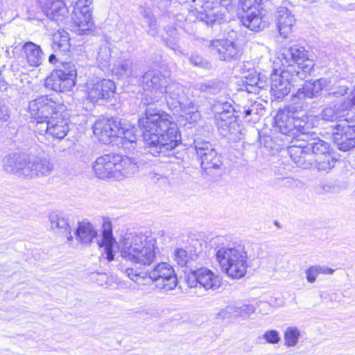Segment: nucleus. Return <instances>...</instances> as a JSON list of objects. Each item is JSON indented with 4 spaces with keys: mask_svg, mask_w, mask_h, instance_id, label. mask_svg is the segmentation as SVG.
<instances>
[{
    "mask_svg": "<svg viewBox=\"0 0 355 355\" xmlns=\"http://www.w3.org/2000/svg\"><path fill=\"white\" fill-rule=\"evenodd\" d=\"M145 116L139 119L145 147L153 156L164 155L174 149L180 135L172 116L157 107L146 106Z\"/></svg>",
    "mask_w": 355,
    "mask_h": 355,
    "instance_id": "nucleus-1",
    "label": "nucleus"
},
{
    "mask_svg": "<svg viewBox=\"0 0 355 355\" xmlns=\"http://www.w3.org/2000/svg\"><path fill=\"white\" fill-rule=\"evenodd\" d=\"M155 240L145 234H129L121 246V256L133 263L149 266L155 259Z\"/></svg>",
    "mask_w": 355,
    "mask_h": 355,
    "instance_id": "nucleus-2",
    "label": "nucleus"
},
{
    "mask_svg": "<svg viewBox=\"0 0 355 355\" xmlns=\"http://www.w3.org/2000/svg\"><path fill=\"white\" fill-rule=\"evenodd\" d=\"M216 259L229 277L239 279L245 275L247 253L242 247H223L217 251Z\"/></svg>",
    "mask_w": 355,
    "mask_h": 355,
    "instance_id": "nucleus-3",
    "label": "nucleus"
},
{
    "mask_svg": "<svg viewBox=\"0 0 355 355\" xmlns=\"http://www.w3.org/2000/svg\"><path fill=\"white\" fill-rule=\"evenodd\" d=\"M278 59L284 69L293 68L295 77L304 80L313 67V62L308 58V53L303 46L293 45L284 48Z\"/></svg>",
    "mask_w": 355,
    "mask_h": 355,
    "instance_id": "nucleus-4",
    "label": "nucleus"
},
{
    "mask_svg": "<svg viewBox=\"0 0 355 355\" xmlns=\"http://www.w3.org/2000/svg\"><path fill=\"white\" fill-rule=\"evenodd\" d=\"M77 70L72 62H64L51 71L44 81L45 87L55 92L71 90L76 84Z\"/></svg>",
    "mask_w": 355,
    "mask_h": 355,
    "instance_id": "nucleus-5",
    "label": "nucleus"
},
{
    "mask_svg": "<svg viewBox=\"0 0 355 355\" xmlns=\"http://www.w3.org/2000/svg\"><path fill=\"white\" fill-rule=\"evenodd\" d=\"M65 110L64 105L56 103L45 95L40 96L28 103V112L34 119L32 121L34 128L37 123L46 122L50 118L64 112Z\"/></svg>",
    "mask_w": 355,
    "mask_h": 355,
    "instance_id": "nucleus-6",
    "label": "nucleus"
},
{
    "mask_svg": "<svg viewBox=\"0 0 355 355\" xmlns=\"http://www.w3.org/2000/svg\"><path fill=\"white\" fill-rule=\"evenodd\" d=\"M308 150L314 159L315 168L319 172L328 173L335 166L336 159L330 153V145L328 142L318 137H313L309 134V139H305Z\"/></svg>",
    "mask_w": 355,
    "mask_h": 355,
    "instance_id": "nucleus-7",
    "label": "nucleus"
},
{
    "mask_svg": "<svg viewBox=\"0 0 355 355\" xmlns=\"http://www.w3.org/2000/svg\"><path fill=\"white\" fill-rule=\"evenodd\" d=\"M168 80L160 72L148 71L143 76L144 96L141 101L143 106H149L161 100Z\"/></svg>",
    "mask_w": 355,
    "mask_h": 355,
    "instance_id": "nucleus-8",
    "label": "nucleus"
},
{
    "mask_svg": "<svg viewBox=\"0 0 355 355\" xmlns=\"http://www.w3.org/2000/svg\"><path fill=\"white\" fill-rule=\"evenodd\" d=\"M275 128L284 135L285 139L291 143L300 134H309V126L302 119L290 116L286 111H279L275 116Z\"/></svg>",
    "mask_w": 355,
    "mask_h": 355,
    "instance_id": "nucleus-9",
    "label": "nucleus"
},
{
    "mask_svg": "<svg viewBox=\"0 0 355 355\" xmlns=\"http://www.w3.org/2000/svg\"><path fill=\"white\" fill-rule=\"evenodd\" d=\"M69 130V119L67 114L61 112L46 121L39 122L35 125L34 131L36 134L58 140L64 139Z\"/></svg>",
    "mask_w": 355,
    "mask_h": 355,
    "instance_id": "nucleus-10",
    "label": "nucleus"
},
{
    "mask_svg": "<svg viewBox=\"0 0 355 355\" xmlns=\"http://www.w3.org/2000/svg\"><path fill=\"white\" fill-rule=\"evenodd\" d=\"M93 0H77L74 5L71 20L77 28L79 35L86 34L91 31L94 22L92 17Z\"/></svg>",
    "mask_w": 355,
    "mask_h": 355,
    "instance_id": "nucleus-11",
    "label": "nucleus"
},
{
    "mask_svg": "<svg viewBox=\"0 0 355 355\" xmlns=\"http://www.w3.org/2000/svg\"><path fill=\"white\" fill-rule=\"evenodd\" d=\"M293 68L275 69L271 74V94L277 99H280L286 96L293 85V83L297 82L298 77H295Z\"/></svg>",
    "mask_w": 355,
    "mask_h": 355,
    "instance_id": "nucleus-12",
    "label": "nucleus"
},
{
    "mask_svg": "<svg viewBox=\"0 0 355 355\" xmlns=\"http://www.w3.org/2000/svg\"><path fill=\"white\" fill-rule=\"evenodd\" d=\"M297 139H292V145L288 147V153L292 161L299 167L305 169L314 168V159L308 150L305 139H309V134H300Z\"/></svg>",
    "mask_w": 355,
    "mask_h": 355,
    "instance_id": "nucleus-13",
    "label": "nucleus"
},
{
    "mask_svg": "<svg viewBox=\"0 0 355 355\" xmlns=\"http://www.w3.org/2000/svg\"><path fill=\"white\" fill-rule=\"evenodd\" d=\"M148 277L155 282V286L159 289L169 291L177 286L178 279L174 269L167 263L157 264L148 272Z\"/></svg>",
    "mask_w": 355,
    "mask_h": 355,
    "instance_id": "nucleus-14",
    "label": "nucleus"
},
{
    "mask_svg": "<svg viewBox=\"0 0 355 355\" xmlns=\"http://www.w3.org/2000/svg\"><path fill=\"white\" fill-rule=\"evenodd\" d=\"M194 146L202 169L209 173L212 169L220 168L223 165L222 157L209 142L198 139L195 140Z\"/></svg>",
    "mask_w": 355,
    "mask_h": 355,
    "instance_id": "nucleus-15",
    "label": "nucleus"
},
{
    "mask_svg": "<svg viewBox=\"0 0 355 355\" xmlns=\"http://www.w3.org/2000/svg\"><path fill=\"white\" fill-rule=\"evenodd\" d=\"M187 284L190 288L202 287L205 290H216L221 285L220 277L207 268L192 271L187 276Z\"/></svg>",
    "mask_w": 355,
    "mask_h": 355,
    "instance_id": "nucleus-16",
    "label": "nucleus"
},
{
    "mask_svg": "<svg viewBox=\"0 0 355 355\" xmlns=\"http://www.w3.org/2000/svg\"><path fill=\"white\" fill-rule=\"evenodd\" d=\"M114 83L109 79H102L87 83L86 92L87 98L93 103L99 100L110 98L115 92Z\"/></svg>",
    "mask_w": 355,
    "mask_h": 355,
    "instance_id": "nucleus-17",
    "label": "nucleus"
},
{
    "mask_svg": "<svg viewBox=\"0 0 355 355\" xmlns=\"http://www.w3.org/2000/svg\"><path fill=\"white\" fill-rule=\"evenodd\" d=\"M227 8L218 2L206 1L198 11L196 19L207 25L221 24L225 17Z\"/></svg>",
    "mask_w": 355,
    "mask_h": 355,
    "instance_id": "nucleus-18",
    "label": "nucleus"
},
{
    "mask_svg": "<svg viewBox=\"0 0 355 355\" xmlns=\"http://www.w3.org/2000/svg\"><path fill=\"white\" fill-rule=\"evenodd\" d=\"M142 166L139 160L129 157L115 155L114 180H123L137 173Z\"/></svg>",
    "mask_w": 355,
    "mask_h": 355,
    "instance_id": "nucleus-19",
    "label": "nucleus"
},
{
    "mask_svg": "<svg viewBox=\"0 0 355 355\" xmlns=\"http://www.w3.org/2000/svg\"><path fill=\"white\" fill-rule=\"evenodd\" d=\"M119 121L113 119H100L93 125V132L103 144L114 143L117 136Z\"/></svg>",
    "mask_w": 355,
    "mask_h": 355,
    "instance_id": "nucleus-20",
    "label": "nucleus"
},
{
    "mask_svg": "<svg viewBox=\"0 0 355 355\" xmlns=\"http://www.w3.org/2000/svg\"><path fill=\"white\" fill-rule=\"evenodd\" d=\"M44 14L51 20L64 22L69 15V10L63 0H37Z\"/></svg>",
    "mask_w": 355,
    "mask_h": 355,
    "instance_id": "nucleus-21",
    "label": "nucleus"
},
{
    "mask_svg": "<svg viewBox=\"0 0 355 355\" xmlns=\"http://www.w3.org/2000/svg\"><path fill=\"white\" fill-rule=\"evenodd\" d=\"M209 47L221 60L230 61L236 59L239 53L236 44L227 39L210 41Z\"/></svg>",
    "mask_w": 355,
    "mask_h": 355,
    "instance_id": "nucleus-22",
    "label": "nucleus"
},
{
    "mask_svg": "<svg viewBox=\"0 0 355 355\" xmlns=\"http://www.w3.org/2000/svg\"><path fill=\"white\" fill-rule=\"evenodd\" d=\"M95 175L99 179L114 180L115 155L106 154L98 157L92 165Z\"/></svg>",
    "mask_w": 355,
    "mask_h": 355,
    "instance_id": "nucleus-23",
    "label": "nucleus"
},
{
    "mask_svg": "<svg viewBox=\"0 0 355 355\" xmlns=\"http://www.w3.org/2000/svg\"><path fill=\"white\" fill-rule=\"evenodd\" d=\"M2 163L6 172L24 177V171L28 164V155L24 153H10L3 157Z\"/></svg>",
    "mask_w": 355,
    "mask_h": 355,
    "instance_id": "nucleus-24",
    "label": "nucleus"
},
{
    "mask_svg": "<svg viewBox=\"0 0 355 355\" xmlns=\"http://www.w3.org/2000/svg\"><path fill=\"white\" fill-rule=\"evenodd\" d=\"M53 168V164L48 159L28 155V164L24 171V177L47 176L51 174Z\"/></svg>",
    "mask_w": 355,
    "mask_h": 355,
    "instance_id": "nucleus-25",
    "label": "nucleus"
},
{
    "mask_svg": "<svg viewBox=\"0 0 355 355\" xmlns=\"http://www.w3.org/2000/svg\"><path fill=\"white\" fill-rule=\"evenodd\" d=\"M275 23L280 35L287 38L293 31L295 18L287 8L281 6L277 10Z\"/></svg>",
    "mask_w": 355,
    "mask_h": 355,
    "instance_id": "nucleus-26",
    "label": "nucleus"
},
{
    "mask_svg": "<svg viewBox=\"0 0 355 355\" xmlns=\"http://www.w3.org/2000/svg\"><path fill=\"white\" fill-rule=\"evenodd\" d=\"M187 89L175 81H171L165 85L164 89L168 105L172 109H176L182 103L187 101Z\"/></svg>",
    "mask_w": 355,
    "mask_h": 355,
    "instance_id": "nucleus-27",
    "label": "nucleus"
},
{
    "mask_svg": "<svg viewBox=\"0 0 355 355\" xmlns=\"http://www.w3.org/2000/svg\"><path fill=\"white\" fill-rule=\"evenodd\" d=\"M241 22L244 26L252 31L263 30L269 24L268 17L256 8L247 11L241 17Z\"/></svg>",
    "mask_w": 355,
    "mask_h": 355,
    "instance_id": "nucleus-28",
    "label": "nucleus"
},
{
    "mask_svg": "<svg viewBox=\"0 0 355 355\" xmlns=\"http://www.w3.org/2000/svg\"><path fill=\"white\" fill-rule=\"evenodd\" d=\"M329 84V82L326 78H320L313 82L306 81L302 87L297 89L293 97L298 99L316 97L323 89H327Z\"/></svg>",
    "mask_w": 355,
    "mask_h": 355,
    "instance_id": "nucleus-29",
    "label": "nucleus"
},
{
    "mask_svg": "<svg viewBox=\"0 0 355 355\" xmlns=\"http://www.w3.org/2000/svg\"><path fill=\"white\" fill-rule=\"evenodd\" d=\"M112 73L119 78H137L141 73L139 64L130 59H122L112 69Z\"/></svg>",
    "mask_w": 355,
    "mask_h": 355,
    "instance_id": "nucleus-30",
    "label": "nucleus"
},
{
    "mask_svg": "<svg viewBox=\"0 0 355 355\" xmlns=\"http://www.w3.org/2000/svg\"><path fill=\"white\" fill-rule=\"evenodd\" d=\"M103 235L100 240H98V245L104 248L106 258L109 261L114 260L113 246L116 243V240L112 234V225L109 219H104L103 223Z\"/></svg>",
    "mask_w": 355,
    "mask_h": 355,
    "instance_id": "nucleus-31",
    "label": "nucleus"
},
{
    "mask_svg": "<svg viewBox=\"0 0 355 355\" xmlns=\"http://www.w3.org/2000/svg\"><path fill=\"white\" fill-rule=\"evenodd\" d=\"M23 58L31 67L40 66L43 60V52L39 45L32 42H26L21 49Z\"/></svg>",
    "mask_w": 355,
    "mask_h": 355,
    "instance_id": "nucleus-32",
    "label": "nucleus"
},
{
    "mask_svg": "<svg viewBox=\"0 0 355 355\" xmlns=\"http://www.w3.org/2000/svg\"><path fill=\"white\" fill-rule=\"evenodd\" d=\"M116 132L117 136L114 141L116 144H121L123 148L129 150L135 148L137 137L135 134L136 130L135 127L123 128L121 126V123L119 122Z\"/></svg>",
    "mask_w": 355,
    "mask_h": 355,
    "instance_id": "nucleus-33",
    "label": "nucleus"
},
{
    "mask_svg": "<svg viewBox=\"0 0 355 355\" xmlns=\"http://www.w3.org/2000/svg\"><path fill=\"white\" fill-rule=\"evenodd\" d=\"M49 222L52 230L58 229V233L66 236L68 242L73 241L68 217L63 214L53 213L49 215Z\"/></svg>",
    "mask_w": 355,
    "mask_h": 355,
    "instance_id": "nucleus-34",
    "label": "nucleus"
},
{
    "mask_svg": "<svg viewBox=\"0 0 355 355\" xmlns=\"http://www.w3.org/2000/svg\"><path fill=\"white\" fill-rule=\"evenodd\" d=\"M180 108V121L181 123L193 124L200 119V113L198 106L192 101H184L178 105Z\"/></svg>",
    "mask_w": 355,
    "mask_h": 355,
    "instance_id": "nucleus-35",
    "label": "nucleus"
},
{
    "mask_svg": "<svg viewBox=\"0 0 355 355\" xmlns=\"http://www.w3.org/2000/svg\"><path fill=\"white\" fill-rule=\"evenodd\" d=\"M76 239L82 245H89L97 236L95 227L88 221H82L78 223L76 232Z\"/></svg>",
    "mask_w": 355,
    "mask_h": 355,
    "instance_id": "nucleus-36",
    "label": "nucleus"
},
{
    "mask_svg": "<svg viewBox=\"0 0 355 355\" xmlns=\"http://www.w3.org/2000/svg\"><path fill=\"white\" fill-rule=\"evenodd\" d=\"M255 307L253 304H243L240 306L236 305H229L220 312V315L223 318L226 317H242L247 318L254 313Z\"/></svg>",
    "mask_w": 355,
    "mask_h": 355,
    "instance_id": "nucleus-37",
    "label": "nucleus"
},
{
    "mask_svg": "<svg viewBox=\"0 0 355 355\" xmlns=\"http://www.w3.org/2000/svg\"><path fill=\"white\" fill-rule=\"evenodd\" d=\"M69 34L62 29L57 31L53 35V43L51 48L55 52H60L65 54L70 49Z\"/></svg>",
    "mask_w": 355,
    "mask_h": 355,
    "instance_id": "nucleus-38",
    "label": "nucleus"
},
{
    "mask_svg": "<svg viewBox=\"0 0 355 355\" xmlns=\"http://www.w3.org/2000/svg\"><path fill=\"white\" fill-rule=\"evenodd\" d=\"M338 123L334 126V130H343L347 137L352 140L355 147V114L347 113L345 119L338 120Z\"/></svg>",
    "mask_w": 355,
    "mask_h": 355,
    "instance_id": "nucleus-39",
    "label": "nucleus"
},
{
    "mask_svg": "<svg viewBox=\"0 0 355 355\" xmlns=\"http://www.w3.org/2000/svg\"><path fill=\"white\" fill-rule=\"evenodd\" d=\"M112 58L111 44L105 41L99 46L97 52L96 60L100 67L107 69L110 65Z\"/></svg>",
    "mask_w": 355,
    "mask_h": 355,
    "instance_id": "nucleus-40",
    "label": "nucleus"
},
{
    "mask_svg": "<svg viewBox=\"0 0 355 355\" xmlns=\"http://www.w3.org/2000/svg\"><path fill=\"white\" fill-rule=\"evenodd\" d=\"M166 35H162V40L165 44L173 50L175 53H181L183 52L181 47L178 44L179 35L177 30L173 27H167L165 28Z\"/></svg>",
    "mask_w": 355,
    "mask_h": 355,
    "instance_id": "nucleus-41",
    "label": "nucleus"
},
{
    "mask_svg": "<svg viewBox=\"0 0 355 355\" xmlns=\"http://www.w3.org/2000/svg\"><path fill=\"white\" fill-rule=\"evenodd\" d=\"M333 130V141L340 150L347 151L354 148L352 145V140L347 137V134L345 135L343 130L334 129Z\"/></svg>",
    "mask_w": 355,
    "mask_h": 355,
    "instance_id": "nucleus-42",
    "label": "nucleus"
},
{
    "mask_svg": "<svg viewBox=\"0 0 355 355\" xmlns=\"http://www.w3.org/2000/svg\"><path fill=\"white\" fill-rule=\"evenodd\" d=\"M334 270L326 266L314 265L305 270L306 278L309 283H314L317 277L320 275H332Z\"/></svg>",
    "mask_w": 355,
    "mask_h": 355,
    "instance_id": "nucleus-43",
    "label": "nucleus"
},
{
    "mask_svg": "<svg viewBox=\"0 0 355 355\" xmlns=\"http://www.w3.org/2000/svg\"><path fill=\"white\" fill-rule=\"evenodd\" d=\"M234 112V110H229V112H226V114L221 115L223 120H219L218 117L215 119L218 128L224 132H221V134L225 135L230 130V126L236 122V116Z\"/></svg>",
    "mask_w": 355,
    "mask_h": 355,
    "instance_id": "nucleus-44",
    "label": "nucleus"
},
{
    "mask_svg": "<svg viewBox=\"0 0 355 355\" xmlns=\"http://www.w3.org/2000/svg\"><path fill=\"white\" fill-rule=\"evenodd\" d=\"M145 23L148 25V33L155 37L158 33L157 20L153 12L149 8H144L141 12Z\"/></svg>",
    "mask_w": 355,
    "mask_h": 355,
    "instance_id": "nucleus-45",
    "label": "nucleus"
},
{
    "mask_svg": "<svg viewBox=\"0 0 355 355\" xmlns=\"http://www.w3.org/2000/svg\"><path fill=\"white\" fill-rule=\"evenodd\" d=\"M349 89L347 85H338L331 88L327 87V93L325 94L324 98L327 102L335 103L336 98L344 96Z\"/></svg>",
    "mask_w": 355,
    "mask_h": 355,
    "instance_id": "nucleus-46",
    "label": "nucleus"
},
{
    "mask_svg": "<svg viewBox=\"0 0 355 355\" xmlns=\"http://www.w3.org/2000/svg\"><path fill=\"white\" fill-rule=\"evenodd\" d=\"M301 336L300 331L295 327H289L284 331V343L288 347H294L297 345Z\"/></svg>",
    "mask_w": 355,
    "mask_h": 355,
    "instance_id": "nucleus-47",
    "label": "nucleus"
},
{
    "mask_svg": "<svg viewBox=\"0 0 355 355\" xmlns=\"http://www.w3.org/2000/svg\"><path fill=\"white\" fill-rule=\"evenodd\" d=\"M320 117L322 120L327 121H334L338 119H345L346 114L340 115L336 105L325 107L320 113Z\"/></svg>",
    "mask_w": 355,
    "mask_h": 355,
    "instance_id": "nucleus-48",
    "label": "nucleus"
},
{
    "mask_svg": "<svg viewBox=\"0 0 355 355\" xmlns=\"http://www.w3.org/2000/svg\"><path fill=\"white\" fill-rule=\"evenodd\" d=\"M224 87L221 81H208L198 85V89L202 92H207L210 94L219 93Z\"/></svg>",
    "mask_w": 355,
    "mask_h": 355,
    "instance_id": "nucleus-49",
    "label": "nucleus"
},
{
    "mask_svg": "<svg viewBox=\"0 0 355 355\" xmlns=\"http://www.w3.org/2000/svg\"><path fill=\"white\" fill-rule=\"evenodd\" d=\"M229 110H234L232 105L227 101H218L213 105V112H214V119L218 117L219 120H223L221 115L226 114Z\"/></svg>",
    "mask_w": 355,
    "mask_h": 355,
    "instance_id": "nucleus-50",
    "label": "nucleus"
},
{
    "mask_svg": "<svg viewBox=\"0 0 355 355\" xmlns=\"http://www.w3.org/2000/svg\"><path fill=\"white\" fill-rule=\"evenodd\" d=\"M125 272L131 280L137 284H141L143 280L148 277L147 272L138 271L132 268H127Z\"/></svg>",
    "mask_w": 355,
    "mask_h": 355,
    "instance_id": "nucleus-51",
    "label": "nucleus"
},
{
    "mask_svg": "<svg viewBox=\"0 0 355 355\" xmlns=\"http://www.w3.org/2000/svg\"><path fill=\"white\" fill-rule=\"evenodd\" d=\"M173 259L180 266H184L189 260L187 252L183 248H177L173 252Z\"/></svg>",
    "mask_w": 355,
    "mask_h": 355,
    "instance_id": "nucleus-52",
    "label": "nucleus"
},
{
    "mask_svg": "<svg viewBox=\"0 0 355 355\" xmlns=\"http://www.w3.org/2000/svg\"><path fill=\"white\" fill-rule=\"evenodd\" d=\"M243 83L246 85L245 90L248 92H255L253 89L256 87H261L262 86L259 85V78L254 75L251 77H245V80H243Z\"/></svg>",
    "mask_w": 355,
    "mask_h": 355,
    "instance_id": "nucleus-53",
    "label": "nucleus"
},
{
    "mask_svg": "<svg viewBox=\"0 0 355 355\" xmlns=\"http://www.w3.org/2000/svg\"><path fill=\"white\" fill-rule=\"evenodd\" d=\"M321 194L335 193L338 190V187L333 182H326L320 184L318 187Z\"/></svg>",
    "mask_w": 355,
    "mask_h": 355,
    "instance_id": "nucleus-54",
    "label": "nucleus"
},
{
    "mask_svg": "<svg viewBox=\"0 0 355 355\" xmlns=\"http://www.w3.org/2000/svg\"><path fill=\"white\" fill-rule=\"evenodd\" d=\"M263 336L269 343L276 344L280 340L279 333L275 330L266 331Z\"/></svg>",
    "mask_w": 355,
    "mask_h": 355,
    "instance_id": "nucleus-55",
    "label": "nucleus"
},
{
    "mask_svg": "<svg viewBox=\"0 0 355 355\" xmlns=\"http://www.w3.org/2000/svg\"><path fill=\"white\" fill-rule=\"evenodd\" d=\"M353 108L352 103L350 101V100L345 99L343 101H342L339 105V107L337 108L338 113L340 114V112H345V111H349L347 113H351L352 115L355 114L352 110Z\"/></svg>",
    "mask_w": 355,
    "mask_h": 355,
    "instance_id": "nucleus-56",
    "label": "nucleus"
},
{
    "mask_svg": "<svg viewBox=\"0 0 355 355\" xmlns=\"http://www.w3.org/2000/svg\"><path fill=\"white\" fill-rule=\"evenodd\" d=\"M189 61L191 64L194 66L205 67L207 65V62L204 60L200 56L198 55H192L189 58Z\"/></svg>",
    "mask_w": 355,
    "mask_h": 355,
    "instance_id": "nucleus-57",
    "label": "nucleus"
},
{
    "mask_svg": "<svg viewBox=\"0 0 355 355\" xmlns=\"http://www.w3.org/2000/svg\"><path fill=\"white\" fill-rule=\"evenodd\" d=\"M10 117V110L8 107L0 103V120L7 121Z\"/></svg>",
    "mask_w": 355,
    "mask_h": 355,
    "instance_id": "nucleus-58",
    "label": "nucleus"
},
{
    "mask_svg": "<svg viewBox=\"0 0 355 355\" xmlns=\"http://www.w3.org/2000/svg\"><path fill=\"white\" fill-rule=\"evenodd\" d=\"M49 62L51 64H55L57 62L56 56L54 54H51L49 57Z\"/></svg>",
    "mask_w": 355,
    "mask_h": 355,
    "instance_id": "nucleus-59",
    "label": "nucleus"
},
{
    "mask_svg": "<svg viewBox=\"0 0 355 355\" xmlns=\"http://www.w3.org/2000/svg\"><path fill=\"white\" fill-rule=\"evenodd\" d=\"M242 1V4H243V9H245V8H250L252 7L251 6V3H248L247 2H244L243 1L244 0H241Z\"/></svg>",
    "mask_w": 355,
    "mask_h": 355,
    "instance_id": "nucleus-60",
    "label": "nucleus"
},
{
    "mask_svg": "<svg viewBox=\"0 0 355 355\" xmlns=\"http://www.w3.org/2000/svg\"><path fill=\"white\" fill-rule=\"evenodd\" d=\"M349 100H350V101H352V105L353 106L355 105V95L353 96V97L351 99H349Z\"/></svg>",
    "mask_w": 355,
    "mask_h": 355,
    "instance_id": "nucleus-61",
    "label": "nucleus"
},
{
    "mask_svg": "<svg viewBox=\"0 0 355 355\" xmlns=\"http://www.w3.org/2000/svg\"><path fill=\"white\" fill-rule=\"evenodd\" d=\"M245 114L246 116H248L251 114V110H245Z\"/></svg>",
    "mask_w": 355,
    "mask_h": 355,
    "instance_id": "nucleus-62",
    "label": "nucleus"
}]
</instances>
